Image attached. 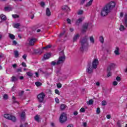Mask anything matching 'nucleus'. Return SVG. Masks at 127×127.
I'll return each instance as SVG.
<instances>
[{"instance_id":"obj_1","label":"nucleus","mask_w":127,"mask_h":127,"mask_svg":"<svg viewBox=\"0 0 127 127\" xmlns=\"http://www.w3.org/2000/svg\"><path fill=\"white\" fill-rule=\"evenodd\" d=\"M116 7V2L111 1L107 5H106L101 10V16H106L108 14L112 11L113 8Z\"/></svg>"},{"instance_id":"obj_2","label":"nucleus","mask_w":127,"mask_h":127,"mask_svg":"<svg viewBox=\"0 0 127 127\" xmlns=\"http://www.w3.org/2000/svg\"><path fill=\"white\" fill-rule=\"evenodd\" d=\"M65 59H66V57L64 54V52H61L60 53V57L59 58V60L56 62L55 61H53L51 62V65L52 66H55V65H61V64H63L64 62L65 61Z\"/></svg>"},{"instance_id":"obj_3","label":"nucleus","mask_w":127,"mask_h":127,"mask_svg":"<svg viewBox=\"0 0 127 127\" xmlns=\"http://www.w3.org/2000/svg\"><path fill=\"white\" fill-rule=\"evenodd\" d=\"M81 47L80 48L81 51H87L89 48V43H88V38L87 37L84 38L81 41Z\"/></svg>"},{"instance_id":"obj_4","label":"nucleus","mask_w":127,"mask_h":127,"mask_svg":"<svg viewBox=\"0 0 127 127\" xmlns=\"http://www.w3.org/2000/svg\"><path fill=\"white\" fill-rule=\"evenodd\" d=\"M67 121V115L64 113H63L60 117V122L61 124H63L64 123H65Z\"/></svg>"},{"instance_id":"obj_5","label":"nucleus","mask_w":127,"mask_h":127,"mask_svg":"<svg viewBox=\"0 0 127 127\" xmlns=\"http://www.w3.org/2000/svg\"><path fill=\"white\" fill-rule=\"evenodd\" d=\"M44 98H45V94L43 92L40 93L37 96L38 101L39 103H43Z\"/></svg>"},{"instance_id":"obj_6","label":"nucleus","mask_w":127,"mask_h":127,"mask_svg":"<svg viewBox=\"0 0 127 127\" xmlns=\"http://www.w3.org/2000/svg\"><path fill=\"white\" fill-rule=\"evenodd\" d=\"M4 117L5 119H7V120H10V121H12V122H15V121H16V118H15V117L10 114H4Z\"/></svg>"},{"instance_id":"obj_7","label":"nucleus","mask_w":127,"mask_h":127,"mask_svg":"<svg viewBox=\"0 0 127 127\" xmlns=\"http://www.w3.org/2000/svg\"><path fill=\"white\" fill-rule=\"evenodd\" d=\"M92 65L93 69H97L98 65H99V60L98 59H94L93 60Z\"/></svg>"},{"instance_id":"obj_8","label":"nucleus","mask_w":127,"mask_h":127,"mask_svg":"<svg viewBox=\"0 0 127 127\" xmlns=\"http://www.w3.org/2000/svg\"><path fill=\"white\" fill-rule=\"evenodd\" d=\"M94 69L95 68H93V66L88 64L86 69V72L87 73H88V74H92L93 72Z\"/></svg>"},{"instance_id":"obj_9","label":"nucleus","mask_w":127,"mask_h":127,"mask_svg":"<svg viewBox=\"0 0 127 127\" xmlns=\"http://www.w3.org/2000/svg\"><path fill=\"white\" fill-rule=\"evenodd\" d=\"M88 27H89V23H84L82 25V32H86L88 29Z\"/></svg>"},{"instance_id":"obj_10","label":"nucleus","mask_w":127,"mask_h":127,"mask_svg":"<svg viewBox=\"0 0 127 127\" xmlns=\"http://www.w3.org/2000/svg\"><path fill=\"white\" fill-rule=\"evenodd\" d=\"M29 45L31 46H33L34 45V43L36 42V39L35 38H31L30 40H28Z\"/></svg>"},{"instance_id":"obj_11","label":"nucleus","mask_w":127,"mask_h":127,"mask_svg":"<svg viewBox=\"0 0 127 127\" xmlns=\"http://www.w3.org/2000/svg\"><path fill=\"white\" fill-rule=\"evenodd\" d=\"M84 19H85V17H81L79 18L76 21V22H75L76 24H77V25H79V24H80L81 22H82L83 20H84Z\"/></svg>"},{"instance_id":"obj_12","label":"nucleus","mask_w":127,"mask_h":127,"mask_svg":"<svg viewBox=\"0 0 127 127\" xmlns=\"http://www.w3.org/2000/svg\"><path fill=\"white\" fill-rule=\"evenodd\" d=\"M115 67H116V64H111L109 65V66L107 68V70L111 71V70L114 69Z\"/></svg>"},{"instance_id":"obj_13","label":"nucleus","mask_w":127,"mask_h":127,"mask_svg":"<svg viewBox=\"0 0 127 127\" xmlns=\"http://www.w3.org/2000/svg\"><path fill=\"white\" fill-rule=\"evenodd\" d=\"M114 53L116 55H120V48L119 47H117L116 48Z\"/></svg>"},{"instance_id":"obj_14","label":"nucleus","mask_w":127,"mask_h":127,"mask_svg":"<svg viewBox=\"0 0 127 127\" xmlns=\"http://www.w3.org/2000/svg\"><path fill=\"white\" fill-rule=\"evenodd\" d=\"M46 14L47 16H50V15H51V12L50 11V9H49V8H47Z\"/></svg>"},{"instance_id":"obj_15","label":"nucleus","mask_w":127,"mask_h":127,"mask_svg":"<svg viewBox=\"0 0 127 127\" xmlns=\"http://www.w3.org/2000/svg\"><path fill=\"white\" fill-rule=\"evenodd\" d=\"M50 56H51V55L50 53H47L44 55V59H49Z\"/></svg>"},{"instance_id":"obj_16","label":"nucleus","mask_w":127,"mask_h":127,"mask_svg":"<svg viewBox=\"0 0 127 127\" xmlns=\"http://www.w3.org/2000/svg\"><path fill=\"white\" fill-rule=\"evenodd\" d=\"M4 9L5 11H10L12 8H11V7L6 6L4 8Z\"/></svg>"},{"instance_id":"obj_17","label":"nucleus","mask_w":127,"mask_h":127,"mask_svg":"<svg viewBox=\"0 0 127 127\" xmlns=\"http://www.w3.org/2000/svg\"><path fill=\"white\" fill-rule=\"evenodd\" d=\"M79 36L80 35H79V34H77L76 35H75L73 37V42H75V41H77V39L79 38Z\"/></svg>"},{"instance_id":"obj_18","label":"nucleus","mask_w":127,"mask_h":127,"mask_svg":"<svg viewBox=\"0 0 127 127\" xmlns=\"http://www.w3.org/2000/svg\"><path fill=\"white\" fill-rule=\"evenodd\" d=\"M21 119L22 120H24V118H25V112H22V113L21 114Z\"/></svg>"},{"instance_id":"obj_19","label":"nucleus","mask_w":127,"mask_h":127,"mask_svg":"<svg viewBox=\"0 0 127 127\" xmlns=\"http://www.w3.org/2000/svg\"><path fill=\"white\" fill-rule=\"evenodd\" d=\"M92 3H93V0H90L86 4L85 6L87 7L90 6V5H92Z\"/></svg>"},{"instance_id":"obj_20","label":"nucleus","mask_w":127,"mask_h":127,"mask_svg":"<svg viewBox=\"0 0 127 127\" xmlns=\"http://www.w3.org/2000/svg\"><path fill=\"white\" fill-rule=\"evenodd\" d=\"M18 79L16 77L13 76L11 77V82H15V81H17Z\"/></svg>"},{"instance_id":"obj_21","label":"nucleus","mask_w":127,"mask_h":127,"mask_svg":"<svg viewBox=\"0 0 127 127\" xmlns=\"http://www.w3.org/2000/svg\"><path fill=\"white\" fill-rule=\"evenodd\" d=\"M90 41L91 43H92V44H94L95 43V39H94V37H93V36L90 37Z\"/></svg>"},{"instance_id":"obj_22","label":"nucleus","mask_w":127,"mask_h":127,"mask_svg":"<svg viewBox=\"0 0 127 127\" xmlns=\"http://www.w3.org/2000/svg\"><path fill=\"white\" fill-rule=\"evenodd\" d=\"M125 26L127 27V14H125Z\"/></svg>"},{"instance_id":"obj_23","label":"nucleus","mask_w":127,"mask_h":127,"mask_svg":"<svg viewBox=\"0 0 127 127\" xmlns=\"http://www.w3.org/2000/svg\"><path fill=\"white\" fill-rule=\"evenodd\" d=\"M63 9H64V10H67L69 11L70 10V8H69L68 6L65 5L64 7H63Z\"/></svg>"},{"instance_id":"obj_24","label":"nucleus","mask_w":127,"mask_h":127,"mask_svg":"<svg viewBox=\"0 0 127 127\" xmlns=\"http://www.w3.org/2000/svg\"><path fill=\"white\" fill-rule=\"evenodd\" d=\"M0 17L2 20H5L6 19V16L3 14L0 15Z\"/></svg>"},{"instance_id":"obj_25","label":"nucleus","mask_w":127,"mask_h":127,"mask_svg":"<svg viewBox=\"0 0 127 127\" xmlns=\"http://www.w3.org/2000/svg\"><path fill=\"white\" fill-rule=\"evenodd\" d=\"M14 54L15 58H17V57H18L19 55V54H18V51H14Z\"/></svg>"},{"instance_id":"obj_26","label":"nucleus","mask_w":127,"mask_h":127,"mask_svg":"<svg viewBox=\"0 0 127 127\" xmlns=\"http://www.w3.org/2000/svg\"><path fill=\"white\" fill-rule=\"evenodd\" d=\"M87 105H93L94 104V101L93 99L90 100L89 101L87 102Z\"/></svg>"},{"instance_id":"obj_27","label":"nucleus","mask_w":127,"mask_h":127,"mask_svg":"<svg viewBox=\"0 0 127 127\" xmlns=\"http://www.w3.org/2000/svg\"><path fill=\"white\" fill-rule=\"evenodd\" d=\"M35 84L36 86H37V87H41V86L42 85V83L39 82H36Z\"/></svg>"},{"instance_id":"obj_28","label":"nucleus","mask_w":127,"mask_h":127,"mask_svg":"<svg viewBox=\"0 0 127 127\" xmlns=\"http://www.w3.org/2000/svg\"><path fill=\"white\" fill-rule=\"evenodd\" d=\"M126 29V28H125V26L123 25H121L120 28V31H124Z\"/></svg>"},{"instance_id":"obj_29","label":"nucleus","mask_w":127,"mask_h":127,"mask_svg":"<svg viewBox=\"0 0 127 127\" xmlns=\"http://www.w3.org/2000/svg\"><path fill=\"white\" fill-rule=\"evenodd\" d=\"M9 37L10 38V39H12V40L15 38V36H14V35L12 34H9Z\"/></svg>"},{"instance_id":"obj_30","label":"nucleus","mask_w":127,"mask_h":127,"mask_svg":"<svg viewBox=\"0 0 127 127\" xmlns=\"http://www.w3.org/2000/svg\"><path fill=\"white\" fill-rule=\"evenodd\" d=\"M65 108H66V105L64 104H62L61 106V110H62V111H63V110H65Z\"/></svg>"},{"instance_id":"obj_31","label":"nucleus","mask_w":127,"mask_h":127,"mask_svg":"<svg viewBox=\"0 0 127 127\" xmlns=\"http://www.w3.org/2000/svg\"><path fill=\"white\" fill-rule=\"evenodd\" d=\"M26 74L29 77H32L33 76V73H31V72H28Z\"/></svg>"},{"instance_id":"obj_32","label":"nucleus","mask_w":127,"mask_h":127,"mask_svg":"<svg viewBox=\"0 0 127 127\" xmlns=\"http://www.w3.org/2000/svg\"><path fill=\"white\" fill-rule=\"evenodd\" d=\"M35 121H36V122H39V116L38 115H36L35 116Z\"/></svg>"},{"instance_id":"obj_33","label":"nucleus","mask_w":127,"mask_h":127,"mask_svg":"<svg viewBox=\"0 0 127 127\" xmlns=\"http://www.w3.org/2000/svg\"><path fill=\"white\" fill-rule=\"evenodd\" d=\"M19 26H20V24L19 23H16L14 25V28H18V27H19Z\"/></svg>"},{"instance_id":"obj_34","label":"nucleus","mask_w":127,"mask_h":127,"mask_svg":"<svg viewBox=\"0 0 127 127\" xmlns=\"http://www.w3.org/2000/svg\"><path fill=\"white\" fill-rule=\"evenodd\" d=\"M99 40L101 43H104V37L100 36L99 38Z\"/></svg>"},{"instance_id":"obj_35","label":"nucleus","mask_w":127,"mask_h":127,"mask_svg":"<svg viewBox=\"0 0 127 127\" xmlns=\"http://www.w3.org/2000/svg\"><path fill=\"white\" fill-rule=\"evenodd\" d=\"M84 11H83L82 10H79L78 12H77V14L78 15H82V13H83Z\"/></svg>"},{"instance_id":"obj_36","label":"nucleus","mask_w":127,"mask_h":127,"mask_svg":"<svg viewBox=\"0 0 127 127\" xmlns=\"http://www.w3.org/2000/svg\"><path fill=\"white\" fill-rule=\"evenodd\" d=\"M3 99L4 100H7V99H8V96H7V94H4L3 96Z\"/></svg>"},{"instance_id":"obj_37","label":"nucleus","mask_w":127,"mask_h":127,"mask_svg":"<svg viewBox=\"0 0 127 127\" xmlns=\"http://www.w3.org/2000/svg\"><path fill=\"white\" fill-rule=\"evenodd\" d=\"M80 113H85L86 112V109L84 108H81L80 110Z\"/></svg>"},{"instance_id":"obj_38","label":"nucleus","mask_w":127,"mask_h":127,"mask_svg":"<svg viewBox=\"0 0 127 127\" xmlns=\"http://www.w3.org/2000/svg\"><path fill=\"white\" fill-rule=\"evenodd\" d=\"M101 104L102 106H106L107 105V101H106V100H103Z\"/></svg>"},{"instance_id":"obj_39","label":"nucleus","mask_w":127,"mask_h":127,"mask_svg":"<svg viewBox=\"0 0 127 127\" xmlns=\"http://www.w3.org/2000/svg\"><path fill=\"white\" fill-rule=\"evenodd\" d=\"M96 114L99 115V114H101V110H100V108H98L96 110Z\"/></svg>"},{"instance_id":"obj_40","label":"nucleus","mask_w":127,"mask_h":127,"mask_svg":"<svg viewBox=\"0 0 127 127\" xmlns=\"http://www.w3.org/2000/svg\"><path fill=\"white\" fill-rule=\"evenodd\" d=\"M12 99L13 100V103H17V104H18V102L15 101V97L12 96Z\"/></svg>"},{"instance_id":"obj_41","label":"nucleus","mask_w":127,"mask_h":127,"mask_svg":"<svg viewBox=\"0 0 127 127\" xmlns=\"http://www.w3.org/2000/svg\"><path fill=\"white\" fill-rule=\"evenodd\" d=\"M12 17H13V18H18V17H19L18 15H17V14H12Z\"/></svg>"},{"instance_id":"obj_42","label":"nucleus","mask_w":127,"mask_h":127,"mask_svg":"<svg viewBox=\"0 0 127 127\" xmlns=\"http://www.w3.org/2000/svg\"><path fill=\"white\" fill-rule=\"evenodd\" d=\"M55 92L56 94H57L58 95H60V92L59 91V90H58V89H56L55 90Z\"/></svg>"},{"instance_id":"obj_43","label":"nucleus","mask_w":127,"mask_h":127,"mask_svg":"<svg viewBox=\"0 0 127 127\" xmlns=\"http://www.w3.org/2000/svg\"><path fill=\"white\" fill-rule=\"evenodd\" d=\"M55 102L57 103V104H59V99L58 98H55Z\"/></svg>"},{"instance_id":"obj_44","label":"nucleus","mask_w":127,"mask_h":127,"mask_svg":"<svg viewBox=\"0 0 127 127\" xmlns=\"http://www.w3.org/2000/svg\"><path fill=\"white\" fill-rule=\"evenodd\" d=\"M27 57V55H24L23 56H22V58L23 59H24V60H26V58Z\"/></svg>"},{"instance_id":"obj_45","label":"nucleus","mask_w":127,"mask_h":127,"mask_svg":"<svg viewBox=\"0 0 127 127\" xmlns=\"http://www.w3.org/2000/svg\"><path fill=\"white\" fill-rule=\"evenodd\" d=\"M57 86L58 88H60L62 87V84H61V83H58Z\"/></svg>"},{"instance_id":"obj_46","label":"nucleus","mask_w":127,"mask_h":127,"mask_svg":"<svg viewBox=\"0 0 127 127\" xmlns=\"http://www.w3.org/2000/svg\"><path fill=\"white\" fill-rule=\"evenodd\" d=\"M112 76V72H109L107 74V77L109 78V77H111Z\"/></svg>"},{"instance_id":"obj_47","label":"nucleus","mask_w":127,"mask_h":127,"mask_svg":"<svg viewBox=\"0 0 127 127\" xmlns=\"http://www.w3.org/2000/svg\"><path fill=\"white\" fill-rule=\"evenodd\" d=\"M116 80H117V81H118V82H120V81H121V77L117 76V77H116Z\"/></svg>"},{"instance_id":"obj_48","label":"nucleus","mask_w":127,"mask_h":127,"mask_svg":"<svg viewBox=\"0 0 127 127\" xmlns=\"http://www.w3.org/2000/svg\"><path fill=\"white\" fill-rule=\"evenodd\" d=\"M45 5V3L43 1L41 2V6L43 7Z\"/></svg>"},{"instance_id":"obj_49","label":"nucleus","mask_w":127,"mask_h":127,"mask_svg":"<svg viewBox=\"0 0 127 127\" xmlns=\"http://www.w3.org/2000/svg\"><path fill=\"white\" fill-rule=\"evenodd\" d=\"M22 66H23V67H26V64H25V63L24 62L22 63Z\"/></svg>"},{"instance_id":"obj_50","label":"nucleus","mask_w":127,"mask_h":127,"mask_svg":"<svg viewBox=\"0 0 127 127\" xmlns=\"http://www.w3.org/2000/svg\"><path fill=\"white\" fill-rule=\"evenodd\" d=\"M21 71H22L21 67H20V68L17 69V72H21Z\"/></svg>"},{"instance_id":"obj_51","label":"nucleus","mask_w":127,"mask_h":127,"mask_svg":"<svg viewBox=\"0 0 127 127\" xmlns=\"http://www.w3.org/2000/svg\"><path fill=\"white\" fill-rule=\"evenodd\" d=\"M24 93V91H21L19 93V96H22V95H23V93Z\"/></svg>"},{"instance_id":"obj_52","label":"nucleus","mask_w":127,"mask_h":127,"mask_svg":"<svg viewBox=\"0 0 127 127\" xmlns=\"http://www.w3.org/2000/svg\"><path fill=\"white\" fill-rule=\"evenodd\" d=\"M13 45H16L17 44V42L16 41H13L12 42Z\"/></svg>"},{"instance_id":"obj_53","label":"nucleus","mask_w":127,"mask_h":127,"mask_svg":"<svg viewBox=\"0 0 127 127\" xmlns=\"http://www.w3.org/2000/svg\"><path fill=\"white\" fill-rule=\"evenodd\" d=\"M74 116H77L78 115V112L77 111H74L73 112Z\"/></svg>"},{"instance_id":"obj_54","label":"nucleus","mask_w":127,"mask_h":127,"mask_svg":"<svg viewBox=\"0 0 127 127\" xmlns=\"http://www.w3.org/2000/svg\"><path fill=\"white\" fill-rule=\"evenodd\" d=\"M113 85H114V86H117V85H118V82H117V81H114V82H113Z\"/></svg>"},{"instance_id":"obj_55","label":"nucleus","mask_w":127,"mask_h":127,"mask_svg":"<svg viewBox=\"0 0 127 127\" xmlns=\"http://www.w3.org/2000/svg\"><path fill=\"white\" fill-rule=\"evenodd\" d=\"M96 86H97V87H99L100 85V82H97L96 83Z\"/></svg>"},{"instance_id":"obj_56","label":"nucleus","mask_w":127,"mask_h":127,"mask_svg":"<svg viewBox=\"0 0 127 127\" xmlns=\"http://www.w3.org/2000/svg\"><path fill=\"white\" fill-rule=\"evenodd\" d=\"M106 118H107L108 120H110V119H111V115H107Z\"/></svg>"},{"instance_id":"obj_57","label":"nucleus","mask_w":127,"mask_h":127,"mask_svg":"<svg viewBox=\"0 0 127 127\" xmlns=\"http://www.w3.org/2000/svg\"><path fill=\"white\" fill-rule=\"evenodd\" d=\"M66 21H67V23H71V20L70 19H67Z\"/></svg>"},{"instance_id":"obj_58","label":"nucleus","mask_w":127,"mask_h":127,"mask_svg":"<svg viewBox=\"0 0 127 127\" xmlns=\"http://www.w3.org/2000/svg\"><path fill=\"white\" fill-rule=\"evenodd\" d=\"M46 48H47V49L51 48V45H49L46 46Z\"/></svg>"},{"instance_id":"obj_59","label":"nucleus","mask_w":127,"mask_h":127,"mask_svg":"<svg viewBox=\"0 0 127 127\" xmlns=\"http://www.w3.org/2000/svg\"><path fill=\"white\" fill-rule=\"evenodd\" d=\"M83 127H87V123H86V122L83 123Z\"/></svg>"},{"instance_id":"obj_60","label":"nucleus","mask_w":127,"mask_h":127,"mask_svg":"<svg viewBox=\"0 0 127 127\" xmlns=\"http://www.w3.org/2000/svg\"><path fill=\"white\" fill-rule=\"evenodd\" d=\"M85 1H86V0H82L81 2V4H83L85 3Z\"/></svg>"},{"instance_id":"obj_61","label":"nucleus","mask_w":127,"mask_h":127,"mask_svg":"<svg viewBox=\"0 0 127 127\" xmlns=\"http://www.w3.org/2000/svg\"><path fill=\"white\" fill-rule=\"evenodd\" d=\"M67 127H74V126H73L72 124H69L67 126Z\"/></svg>"},{"instance_id":"obj_62","label":"nucleus","mask_w":127,"mask_h":127,"mask_svg":"<svg viewBox=\"0 0 127 127\" xmlns=\"http://www.w3.org/2000/svg\"><path fill=\"white\" fill-rule=\"evenodd\" d=\"M2 34H0V41L1 40V39H2Z\"/></svg>"},{"instance_id":"obj_63","label":"nucleus","mask_w":127,"mask_h":127,"mask_svg":"<svg viewBox=\"0 0 127 127\" xmlns=\"http://www.w3.org/2000/svg\"><path fill=\"white\" fill-rule=\"evenodd\" d=\"M16 66H17L16 64H14L12 65L13 68H16Z\"/></svg>"},{"instance_id":"obj_64","label":"nucleus","mask_w":127,"mask_h":127,"mask_svg":"<svg viewBox=\"0 0 127 127\" xmlns=\"http://www.w3.org/2000/svg\"><path fill=\"white\" fill-rule=\"evenodd\" d=\"M19 79H20V80H23L24 77H23V76H20Z\"/></svg>"}]
</instances>
